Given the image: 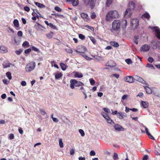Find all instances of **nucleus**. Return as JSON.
<instances>
[{"label":"nucleus","instance_id":"nucleus-1","mask_svg":"<svg viewBox=\"0 0 160 160\" xmlns=\"http://www.w3.org/2000/svg\"><path fill=\"white\" fill-rule=\"evenodd\" d=\"M119 15L116 10H111L109 11L106 15L105 20L108 21H110L112 19L118 18Z\"/></svg>","mask_w":160,"mask_h":160},{"label":"nucleus","instance_id":"nucleus-2","mask_svg":"<svg viewBox=\"0 0 160 160\" xmlns=\"http://www.w3.org/2000/svg\"><path fill=\"white\" fill-rule=\"evenodd\" d=\"M121 26V22L120 21L118 20H114L112 23V28L111 29V31L112 32L113 31H119L120 30Z\"/></svg>","mask_w":160,"mask_h":160},{"label":"nucleus","instance_id":"nucleus-3","mask_svg":"<svg viewBox=\"0 0 160 160\" xmlns=\"http://www.w3.org/2000/svg\"><path fill=\"white\" fill-rule=\"evenodd\" d=\"M36 64L35 62H31L27 64L25 67V70L27 72H30L33 70L35 67Z\"/></svg>","mask_w":160,"mask_h":160},{"label":"nucleus","instance_id":"nucleus-4","mask_svg":"<svg viewBox=\"0 0 160 160\" xmlns=\"http://www.w3.org/2000/svg\"><path fill=\"white\" fill-rule=\"evenodd\" d=\"M75 52L77 53L81 54V53H83L87 51V49L84 46L82 45H79L77 47V49L75 50Z\"/></svg>","mask_w":160,"mask_h":160},{"label":"nucleus","instance_id":"nucleus-5","mask_svg":"<svg viewBox=\"0 0 160 160\" xmlns=\"http://www.w3.org/2000/svg\"><path fill=\"white\" fill-rule=\"evenodd\" d=\"M152 29L154 30L155 36L158 39H160V29L157 27H154Z\"/></svg>","mask_w":160,"mask_h":160},{"label":"nucleus","instance_id":"nucleus-6","mask_svg":"<svg viewBox=\"0 0 160 160\" xmlns=\"http://www.w3.org/2000/svg\"><path fill=\"white\" fill-rule=\"evenodd\" d=\"M71 82L76 87L82 86L84 85L82 82L80 81H78L76 79H71Z\"/></svg>","mask_w":160,"mask_h":160},{"label":"nucleus","instance_id":"nucleus-7","mask_svg":"<svg viewBox=\"0 0 160 160\" xmlns=\"http://www.w3.org/2000/svg\"><path fill=\"white\" fill-rule=\"evenodd\" d=\"M95 0H84V3L86 5H87L88 3H90V6L91 9L93 8L95 4L94 2Z\"/></svg>","mask_w":160,"mask_h":160},{"label":"nucleus","instance_id":"nucleus-8","mask_svg":"<svg viewBox=\"0 0 160 160\" xmlns=\"http://www.w3.org/2000/svg\"><path fill=\"white\" fill-rule=\"evenodd\" d=\"M116 65V63L113 60H110L106 63V66L110 67H114Z\"/></svg>","mask_w":160,"mask_h":160},{"label":"nucleus","instance_id":"nucleus-9","mask_svg":"<svg viewBox=\"0 0 160 160\" xmlns=\"http://www.w3.org/2000/svg\"><path fill=\"white\" fill-rule=\"evenodd\" d=\"M124 80L127 82L129 83H132L134 82V79L131 76H128L124 78Z\"/></svg>","mask_w":160,"mask_h":160},{"label":"nucleus","instance_id":"nucleus-10","mask_svg":"<svg viewBox=\"0 0 160 160\" xmlns=\"http://www.w3.org/2000/svg\"><path fill=\"white\" fill-rule=\"evenodd\" d=\"M132 12L131 9L129 8H128L125 11L124 16L125 18H129L132 15Z\"/></svg>","mask_w":160,"mask_h":160},{"label":"nucleus","instance_id":"nucleus-11","mask_svg":"<svg viewBox=\"0 0 160 160\" xmlns=\"http://www.w3.org/2000/svg\"><path fill=\"white\" fill-rule=\"evenodd\" d=\"M131 23L132 26L137 27L138 25V20L137 18L133 19L131 20Z\"/></svg>","mask_w":160,"mask_h":160},{"label":"nucleus","instance_id":"nucleus-12","mask_svg":"<svg viewBox=\"0 0 160 160\" xmlns=\"http://www.w3.org/2000/svg\"><path fill=\"white\" fill-rule=\"evenodd\" d=\"M126 116L127 115L124 112L123 113L121 112H118L117 115V117L120 119H122Z\"/></svg>","mask_w":160,"mask_h":160},{"label":"nucleus","instance_id":"nucleus-13","mask_svg":"<svg viewBox=\"0 0 160 160\" xmlns=\"http://www.w3.org/2000/svg\"><path fill=\"white\" fill-rule=\"evenodd\" d=\"M81 16L85 21L87 22H88L89 20V17L88 14L86 13H82L81 14Z\"/></svg>","mask_w":160,"mask_h":160},{"label":"nucleus","instance_id":"nucleus-14","mask_svg":"<svg viewBox=\"0 0 160 160\" xmlns=\"http://www.w3.org/2000/svg\"><path fill=\"white\" fill-rule=\"evenodd\" d=\"M7 48L5 46H0V52L2 53H6L8 52Z\"/></svg>","mask_w":160,"mask_h":160},{"label":"nucleus","instance_id":"nucleus-15","mask_svg":"<svg viewBox=\"0 0 160 160\" xmlns=\"http://www.w3.org/2000/svg\"><path fill=\"white\" fill-rule=\"evenodd\" d=\"M141 48L142 51L143 52H147L149 50L150 47L148 45L145 44L142 46Z\"/></svg>","mask_w":160,"mask_h":160},{"label":"nucleus","instance_id":"nucleus-16","mask_svg":"<svg viewBox=\"0 0 160 160\" xmlns=\"http://www.w3.org/2000/svg\"><path fill=\"white\" fill-rule=\"evenodd\" d=\"M135 79L137 81L142 84H144L145 83V81L142 78L138 76H135Z\"/></svg>","mask_w":160,"mask_h":160},{"label":"nucleus","instance_id":"nucleus-17","mask_svg":"<svg viewBox=\"0 0 160 160\" xmlns=\"http://www.w3.org/2000/svg\"><path fill=\"white\" fill-rule=\"evenodd\" d=\"M136 5L135 3L132 2H130L128 4V7L131 10H133L135 8Z\"/></svg>","mask_w":160,"mask_h":160},{"label":"nucleus","instance_id":"nucleus-18","mask_svg":"<svg viewBox=\"0 0 160 160\" xmlns=\"http://www.w3.org/2000/svg\"><path fill=\"white\" fill-rule=\"evenodd\" d=\"M68 2H72V5L73 6H77L79 2L78 0H66Z\"/></svg>","mask_w":160,"mask_h":160},{"label":"nucleus","instance_id":"nucleus-19","mask_svg":"<svg viewBox=\"0 0 160 160\" xmlns=\"http://www.w3.org/2000/svg\"><path fill=\"white\" fill-rule=\"evenodd\" d=\"M114 128L116 130L119 131H122L123 129L122 127L118 124L115 125L114 126Z\"/></svg>","mask_w":160,"mask_h":160},{"label":"nucleus","instance_id":"nucleus-20","mask_svg":"<svg viewBox=\"0 0 160 160\" xmlns=\"http://www.w3.org/2000/svg\"><path fill=\"white\" fill-rule=\"evenodd\" d=\"M145 130L146 134L148 135V137H149V138H150L153 140H155V138H154V137H153L152 136V135H151L150 134V133L148 131V129L147 128H146V127L145 128Z\"/></svg>","mask_w":160,"mask_h":160},{"label":"nucleus","instance_id":"nucleus-21","mask_svg":"<svg viewBox=\"0 0 160 160\" xmlns=\"http://www.w3.org/2000/svg\"><path fill=\"white\" fill-rule=\"evenodd\" d=\"M150 17V15L148 12L144 13L142 16V18H146L148 20L149 19Z\"/></svg>","mask_w":160,"mask_h":160},{"label":"nucleus","instance_id":"nucleus-22","mask_svg":"<svg viewBox=\"0 0 160 160\" xmlns=\"http://www.w3.org/2000/svg\"><path fill=\"white\" fill-rule=\"evenodd\" d=\"M101 114L103 117V118L107 120L110 118L109 115H108L104 112H102Z\"/></svg>","mask_w":160,"mask_h":160},{"label":"nucleus","instance_id":"nucleus-23","mask_svg":"<svg viewBox=\"0 0 160 160\" xmlns=\"http://www.w3.org/2000/svg\"><path fill=\"white\" fill-rule=\"evenodd\" d=\"M110 44L111 46L115 47H118L119 46L118 43L115 41H111L110 42Z\"/></svg>","mask_w":160,"mask_h":160},{"label":"nucleus","instance_id":"nucleus-24","mask_svg":"<svg viewBox=\"0 0 160 160\" xmlns=\"http://www.w3.org/2000/svg\"><path fill=\"white\" fill-rule=\"evenodd\" d=\"M142 106L143 107L145 108H148V103L147 102L143 101L142 102Z\"/></svg>","mask_w":160,"mask_h":160},{"label":"nucleus","instance_id":"nucleus-25","mask_svg":"<svg viewBox=\"0 0 160 160\" xmlns=\"http://www.w3.org/2000/svg\"><path fill=\"white\" fill-rule=\"evenodd\" d=\"M34 3L39 8H43L45 7V6L44 5L38 2H34Z\"/></svg>","mask_w":160,"mask_h":160},{"label":"nucleus","instance_id":"nucleus-26","mask_svg":"<svg viewBox=\"0 0 160 160\" xmlns=\"http://www.w3.org/2000/svg\"><path fill=\"white\" fill-rule=\"evenodd\" d=\"M62 74L60 72L58 73L55 74V78L56 79H58L62 77Z\"/></svg>","mask_w":160,"mask_h":160},{"label":"nucleus","instance_id":"nucleus-27","mask_svg":"<svg viewBox=\"0 0 160 160\" xmlns=\"http://www.w3.org/2000/svg\"><path fill=\"white\" fill-rule=\"evenodd\" d=\"M53 33L52 31H50V33L46 34L47 37L48 39H50L53 36Z\"/></svg>","mask_w":160,"mask_h":160},{"label":"nucleus","instance_id":"nucleus-28","mask_svg":"<svg viewBox=\"0 0 160 160\" xmlns=\"http://www.w3.org/2000/svg\"><path fill=\"white\" fill-rule=\"evenodd\" d=\"M22 46L24 48H27L29 47L30 46L29 42L27 41H25L22 44Z\"/></svg>","mask_w":160,"mask_h":160},{"label":"nucleus","instance_id":"nucleus-29","mask_svg":"<svg viewBox=\"0 0 160 160\" xmlns=\"http://www.w3.org/2000/svg\"><path fill=\"white\" fill-rule=\"evenodd\" d=\"M146 93L148 94H150L152 93V90L148 87L145 88Z\"/></svg>","mask_w":160,"mask_h":160},{"label":"nucleus","instance_id":"nucleus-30","mask_svg":"<svg viewBox=\"0 0 160 160\" xmlns=\"http://www.w3.org/2000/svg\"><path fill=\"white\" fill-rule=\"evenodd\" d=\"M74 76L75 77H77L78 78H81L82 77L83 75L81 73H79L78 72H76L74 74Z\"/></svg>","mask_w":160,"mask_h":160},{"label":"nucleus","instance_id":"nucleus-31","mask_svg":"<svg viewBox=\"0 0 160 160\" xmlns=\"http://www.w3.org/2000/svg\"><path fill=\"white\" fill-rule=\"evenodd\" d=\"M60 66L62 69L63 71H65L67 68L66 66L63 63H61L60 64Z\"/></svg>","mask_w":160,"mask_h":160},{"label":"nucleus","instance_id":"nucleus-32","mask_svg":"<svg viewBox=\"0 0 160 160\" xmlns=\"http://www.w3.org/2000/svg\"><path fill=\"white\" fill-rule=\"evenodd\" d=\"M13 24L14 25L17 27H18L19 26V23L18 21V20L15 19L13 21Z\"/></svg>","mask_w":160,"mask_h":160},{"label":"nucleus","instance_id":"nucleus-33","mask_svg":"<svg viewBox=\"0 0 160 160\" xmlns=\"http://www.w3.org/2000/svg\"><path fill=\"white\" fill-rule=\"evenodd\" d=\"M89 38H90L91 40L93 42L94 44H96V41L95 39L92 36H89Z\"/></svg>","mask_w":160,"mask_h":160},{"label":"nucleus","instance_id":"nucleus-34","mask_svg":"<svg viewBox=\"0 0 160 160\" xmlns=\"http://www.w3.org/2000/svg\"><path fill=\"white\" fill-rule=\"evenodd\" d=\"M6 75L7 77L9 80H11L12 78L11 76V73L10 72H8L6 73Z\"/></svg>","mask_w":160,"mask_h":160},{"label":"nucleus","instance_id":"nucleus-35","mask_svg":"<svg viewBox=\"0 0 160 160\" xmlns=\"http://www.w3.org/2000/svg\"><path fill=\"white\" fill-rule=\"evenodd\" d=\"M2 66L4 68L10 67V64L9 63H4L2 64Z\"/></svg>","mask_w":160,"mask_h":160},{"label":"nucleus","instance_id":"nucleus-36","mask_svg":"<svg viewBox=\"0 0 160 160\" xmlns=\"http://www.w3.org/2000/svg\"><path fill=\"white\" fill-rule=\"evenodd\" d=\"M79 38L82 40H84L85 39V36L82 34H80L78 35Z\"/></svg>","mask_w":160,"mask_h":160},{"label":"nucleus","instance_id":"nucleus-37","mask_svg":"<svg viewBox=\"0 0 160 160\" xmlns=\"http://www.w3.org/2000/svg\"><path fill=\"white\" fill-rule=\"evenodd\" d=\"M146 67L149 68H150L151 69H155V68L154 67V66L151 64L148 63L147 64Z\"/></svg>","mask_w":160,"mask_h":160},{"label":"nucleus","instance_id":"nucleus-38","mask_svg":"<svg viewBox=\"0 0 160 160\" xmlns=\"http://www.w3.org/2000/svg\"><path fill=\"white\" fill-rule=\"evenodd\" d=\"M32 50L36 52H39V51L38 49L35 47L34 46H32Z\"/></svg>","mask_w":160,"mask_h":160},{"label":"nucleus","instance_id":"nucleus-39","mask_svg":"<svg viewBox=\"0 0 160 160\" xmlns=\"http://www.w3.org/2000/svg\"><path fill=\"white\" fill-rule=\"evenodd\" d=\"M156 46H155V48H159L160 47V42L158 41H157L156 42Z\"/></svg>","mask_w":160,"mask_h":160},{"label":"nucleus","instance_id":"nucleus-40","mask_svg":"<svg viewBox=\"0 0 160 160\" xmlns=\"http://www.w3.org/2000/svg\"><path fill=\"white\" fill-rule=\"evenodd\" d=\"M125 62L128 64H130L132 63V62L130 59H127L125 60Z\"/></svg>","mask_w":160,"mask_h":160},{"label":"nucleus","instance_id":"nucleus-41","mask_svg":"<svg viewBox=\"0 0 160 160\" xmlns=\"http://www.w3.org/2000/svg\"><path fill=\"white\" fill-rule=\"evenodd\" d=\"M84 27L87 28L89 29L92 31H94V28L92 26H89L88 25H86L84 26Z\"/></svg>","mask_w":160,"mask_h":160},{"label":"nucleus","instance_id":"nucleus-42","mask_svg":"<svg viewBox=\"0 0 160 160\" xmlns=\"http://www.w3.org/2000/svg\"><path fill=\"white\" fill-rule=\"evenodd\" d=\"M54 9L56 11L58 12H60L62 11V9L58 7H55L54 8Z\"/></svg>","mask_w":160,"mask_h":160},{"label":"nucleus","instance_id":"nucleus-43","mask_svg":"<svg viewBox=\"0 0 160 160\" xmlns=\"http://www.w3.org/2000/svg\"><path fill=\"white\" fill-rule=\"evenodd\" d=\"M49 26L52 28L53 29H55L56 28V26L54 25L52 23H49Z\"/></svg>","mask_w":160,"mask_h":160},{"label":"nucleus","instance_id":"nucleus-44","mask_svg":"<svg viewBox=\"0 0 160 160\" xmlns=\"http://www.w3.org/2000/svg\"><path fill=\"white\" fill-rule=\"evenodd\" d=\"M123 25L122 26V27L123 28H126V26L127 25V21L126 20H124L123 21Z\"/></svg>","mask_w":160,"mask_h":160},{"label":"nucleus","instance_id":"nucleus-45","mask_svg":"<svg viewBox=\"0 0 160 160\" xmlns=\"http://www.w3.org/2000/svg\"><path fill=\"white\" fill-rule=\"evenodd\" d=\"M59 145L61 148L63 147V143L62 139H60L59 141Z\"/></svg>","mask_w":160,"mask_h":160},{"label":"nucleus","instance_id":"nucleus-46","mask_svg":"<svg viewBox=\"0 0 160 160\" xmlns=\"http://www.w3.org/2000/svg\"><path fill=\"white\" fill-rule=\"evenodd\" d=\"M79 133H80L82 136L83 137L85 135L84 132V131H83V130H82V129H79Z\"/></svg>","mask_w":160,"mask_h":160},{"label":"nucleus","instance_id":"nucleus-47","mask_svg":"<svg viewBox=\"0 0 160 160\" xmlns=\"http://www.w3.org/2000/svg\"><path fill=\"white\" fill-rule=\"evenodd\" d=\"M113 0H107V5L108 6L109 5L112 3Z\"/></svg>","mask_w":160,"mask_h":160},{"label":"nucleus","instance_id":"nucleus-48","mask_svg":"<svg viewBox=\"0 0 160 160\" xmlns=\"http://www.w3.org/2000/svg\"><path fill=\"white\" fill-rule=\"evenodd\" d=\"M66 51L68 53L70 54H72V50L70 48H67L66 49Z\"/></svg>","mask_w":160,"mask_h":160},{"label":"nucleus","instance_id":"nucleus-49","mask_svg":"<svg viewBox=\"0 0 160 160\" xmlns=\"http://www.w3.org/2000/svg\"><path fill=\"white\" fill-rule=\"evenodd\" d=\"M89 81H90V83L91 85H93L95 83V81L93 79L90 78L89 79Z\"/></svg>","mask_w":160,"mask_h":160},{"label":"nucleus","instance_id":"nucleus-50","mask_svg":"<svg viewBox=\"0 0 160 160\" xmlns=\"http://www.w3.org/2000/svg\"><path fill=\"white\" fill-rule=\"evenodd\" d=\"M14 136L13 133H10L9 135V138L12 140L14 138Z\"/></svg>","mask_w":160,"mask_h":160},{"label":"nucleus","instance_id":"nucleus-51","mask_svg":"<svg viewBox=\"0 0 160 160\" xmlns=\"http://www.w3.org/2000/svg\"><path fill=\"white\" fill-rule=\"evenodd\" d=\"M107 122L108 123L111 124L112 123H114L113 121L111 119V118L107 120Z\"/></svg>","mask_w":160,"mask_h":160},{"label":"nucleus","instance_id":"nucleus-52","mask_svg":"<svg viewBox=\"0 0 160 160\" xmlns=\"http://www.w3.org/2000/svg\"><path fill=\"white\" fill-rule=\"evenodd\" d=\"M82 56L87 60H90L92 59V58H89V57L85 55H82Z\"/></svg>","mask_w":160,"mask_h":160},{"label":"nucleus","instance_id":"nucleus-53","mask_svg":"<svg viewBox=\"0 0 160 160\" xmlns=\"http://www.w3.org/2000/svg\"><path fill=\"white\" fill-rule=\"evenodd\" d=\"M40 111L41 114L42 115H44L46 113V112L44 109H40Z\"/></svg>","mask_w":160,"mask_h":160},{"label":"nucleus","instance_id":"nucleus-54","mask_svg":"<svg viewBox=\"0 0 160 160\" xmlns=\"http://www.w3.org/2000/svg\"><path fill=\"white\" fill-rule=\"evenodd\" d=\"M114 76L117 79L119 77V75L118 74H113L111 75V77Z\"/></svg>","mask_w":160,"mask_h":160},{"label":"nucleus","instance_id":"nucleus-55","mask_svg":"<svg viewBox=\"0 0 160 160\" xmlns=\"http://www.w3.org/2000/svg\"><path fill=\"white\" fill-rule=\"evenodd\" d=\"M148 60L150 62L152 63L153 61V59L152 57H149L148 59Z\"/></svg>","mask_w":160,"mask_h":160},{"label":"nucleus","instance_id":"nucleus-56","mask_svg":"<svg viewBox=\"0 0 160 160\" xmlns=\"http://www.w3.org/2000/svg\"><path fill=\"white\" fill-rule=\"evenodd\" d=\"M31 48H28L27 49H26L25 51L24 52L26 54H28L31 51Z\"/></svg>","mask_w":160,"mask_h":160},{"label":"nucleus","instance_id":"nucleus-57","mask_svg":"<svg viewBox=\"0 0 160 160\" xmlns=\"http://www.w3.org/2000/svg\"><path fill=\"white\" fill-rule=\"evenodd\" d=\"M118 155L116 153H114L113 155V159L114 160H116L118 158Z\"/></svg>","mask_w":160,"mask_h":160},{"label":"nucleus","instance_id":"nucleus-58","mask_svg":"<svg viewBox=\"0 0 160 160\" xmlns=\"http://www.w3.org/2000/svg\"><path fill=\"white\" fill-rule=\"evenodd\" d=\"M24 9L25 11L27 12H28L30 10V9L27 6L24 7Z\"/></svg>","mask_w":160,"mask_h":160},{"label":"nucleus","instance_id":"nucleus-59","mask_svg":"<svg viewBox=\"0 0 160 160\" xmlns=\"http://www.w3.org/2000/svg\"><path fill=\"white\" fill-rule=\"evenodd\" d=\"M103 109L105 112L107 113L110 112V111L109 109L108 108H104Z\"/></svg>","mask_w":160,"mask_h":160},{"label":"nucleus","instance_id":"nucleus-60","mask_svg":"<svg viewBox=\"0 0 160 160\" xmlns=\"http://www.w3.org/2000/svg\"><path fill=\"white\" fill-rule=\"evenodd\" d=\"M22 52V50L19 49V50H17L15 51V52L18 55H20Z\"/></svg>","mask_w":160,"mask_h":160},{"label":"nucleus","instance_id":"nucleus-61","mask_svg":"<svg viewBox=\"0 0 160 160\" xmlns=\"http://www.w3.org/2000/svg\"><path fill=\"white\" fill-rule=\"evenodd\" d=\"M18 35L19 37H22V31H19L18 32Z\"/></svg>","mask_w":160,"mask_h":160},{"label":"nucleus","instance_id":"nucleus-62","mask_svg":"<svg viewBox=\"0 0 160 160\" xmlns=\"http://www.w3.org/2000/svg\"><path fill=\"white\" fill-rule=\"evenodd\" d=\"M148 158V156L147 155H144L142 158V160H147Z\"/></svg>","mask_w":160,"mask_h":160},{"label":"nucleus","instance_id":"nucleus-63","mask_svg":"<svg viewBox=\"0 0 160 160\" xmlns=\"http://www.w3.org/2000/svg\"><path fill=\"white\" fill-rule=\"evenodd\" d=\"M95 152L94 151H91L90 152V155L91 156L95 155Z\"/></svg>","mask_w":160,"mask_h":160},{"label":"nucleus","instance_id":"nucleus-64","mask_svg":"<svg viewBox=\"0 0 160 160\" xmlns=\"http://www.w3.org/2000/svg\"><path fill=\"white\" fill-rule=\"evenodd\" d=\"M26 82L25 81H23L21 82V84L22 86H25L26 85Z\"/></svg>","mask_w":160,"mask_h":160}]
</instances>
